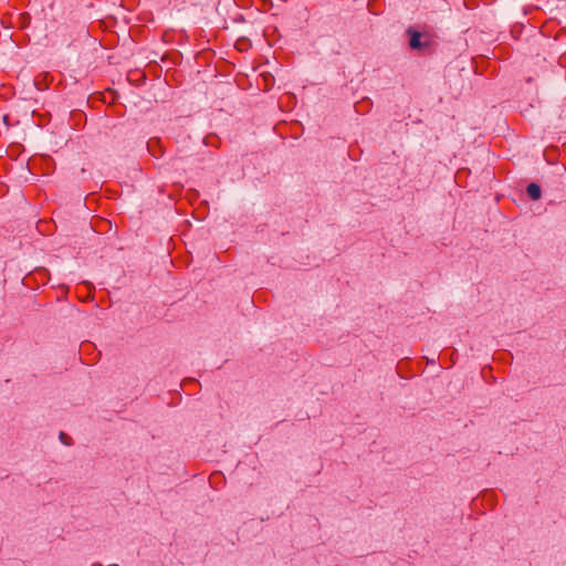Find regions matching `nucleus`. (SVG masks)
I'll return each instance as SVG.
<instances>
[{"label": "nucleus", "mask_w": 566, "mask_h": 566, "mask_svg": "<svg viewBox=\"0 0 566 566\" xmlns=\"http://www.w3.org/2000/svg\"><path fill=\"white\" fill-rule=\"evenodd\" d=\"M407 34L409 35V45L412 50H424L433 42L431 34L421 33L413 28H409Z\"/></svg>", "instance_id": "f257e3e1"}, {"label": "nucleus", "mask_w": 566, "mask_h": 566, "mask_svg": "<svg viewBox=\"0 0 566 566\" xmlns=\"http://www.w3.org/2000/svg\"><path fill=\"white\" fill-rule=\"evenodd\" d=\"M526 192H527L528 197L533 200H538L542 195L541 187L534 182H532L527 186Z\"/></svg>", "instance_id": "f03ea898"}, {"label": "nucleus", "mask_w": 566, "mask_h": 566, "mask_svg": "<svg viewBox=\"0 0 566 566\" xmlns=\"http://www.w3.org/2000/svg\"><path fill=\"white\" fill-rule=\"evenodd\" d=\"M82 286L85 290V294L80 295V298L85 302L92 297V290H93L94 285H82Z\"/></svg>", "instance_id": "7ed1b4c3"}, {"label": "nucleus", "mask_w": 566, "mask_h": 566, "mask_svg": "<svg viewBox=\"0 0 566 566\" xmlns=\"http://www.w3.org/2000/svg\"><path fill=\"white\" fill-rule=\"evenodd\" d=\"M60 440L65 446H71L72 444L71 438L66 433H64V432L60 433Z\"/></svg>", "instance_id": "20e7f679"}, {"label": "nucleus", "mask_w": 566, "mask_h": 566, "mask_svg": "<svg viewBox=\"0 0 566 566\" xmlns=\"http://www.w3.org/2000/svg\"><path fill=\"white\" fill-rule=\"evenodd\" d=\"M361 106V103L356 105L357 111H359V107Z\"/></svg>", "instance_id": "39448f33"}]
</instances>
